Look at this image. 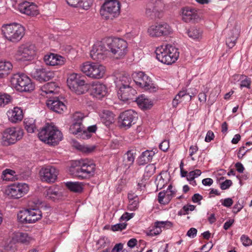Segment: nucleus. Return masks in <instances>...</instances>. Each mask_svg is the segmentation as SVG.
Here are the masks:
<instances>
[{
    "instance_id": "nucleus-17",
    "label": "nucleus",
    "mask_w": 252,
    "mask_h": 252,
    "mask_svg": "<svg viewBox=\"0 0 252 252\" xmlns=\"http://www.w3.org/2000/svg\"><path fill=\"white\" fill-rule=\"evenodd\" d=\"M182 19L186 23H198L201 19L198 10L192 7L185 6L181 9Z\"/></svg>"
},
{
    "instance_id": "nucleus-28",
    "label": "nucleus",
    "mask_w": 252,
    "mask_h": 252,
    "mask_svg": "<svg viewBox=\"0 0 252 252\" xmlns=\"http://www.w3.org/2000/svg\"><path fill=\"white\" fill-rule=\"evenodd\" d=\"M66 1L70 6L85 10L89 9L93 4L92 0H66Z\"/></svg>"
},
{
    "instance_id": "nucleus-47",
    "label": "nucleus",
    "mask_w": 252,
    "mask_h": 252,
    "mask_svg": "<svg viewBox=\"0 0 252 252\" xmlns=\"http://www.w3.org/2000/svg\"><path fill=\"white\" fill-rule=\"evenodd\" d=\"M15 172L10 169H6L2 172V178L5 181L12 180L14 178Z\"/></svg>"
},
{
    "instance_id": "nucleus-64",
    "label": "nucleus",
    "mask_w": 252,
    "mask_h": 252,
    "mask_svg": "<svg viewBox=\"0 0 252 252\" xmlns=\"http://www.w3.org/2000/svg\"><path fill=\"white\" fill-rule=\"evenodd\" d=\"M197 230L195 228H190L187 232V235L190 238H194L196 236Z\"/></svg>"
},
{
    "instance_id": "nucleus-37",
    "label": "nucleus",
    "mask_w": 252,
    "mask_h": 252,
    "mask_svg": "<svg viewBox=\"0 0 252 252\" xmlns=\"http://www.w3.org/2000/svg\"><path fill=\"white\" fill-rule=\"evenodd\" d=\"M29 219L30 223H34L40 220L42 218L41 211L37 208H30L28 209Z\"/></svg>"
},
{
    "instance_id": "nucleus-34",
    "label": "nucleus",
    "mask_w": 252,
    "mask_h": 252,
    "mask_svg": "<svg viewBox=\"0 0 252 252\" xmlns=\"http://www.w3.org/2000/svg\"><path fill=\"white\" fill-rule=\"evenodd\" d=\"M59 87L55 82H49L45 84L41 88L42 95L55 94L58 92Z\"/></svg>"
},
{
    "instance_id": "nucleus-7",
    "label": "nucleus",
    "mask_w": 252,
    "mask_h": 252,
    "mask_svg": "<svg viewBox=\"0 0 252 252\" xmlns=\"http://www.w3.org/2000/svg\"><path fill=\"white\" fill-rule=\"evenodd\" d=\"M85 77L81 74L73 73L69 75L67 84L70 90L77 94L85 93L87 90Z\"/></svg>"
},
{
    "instance_id": "nucleus-9",
    "label": "nucleus",
    "mask_w": 252,
    "mask_h": 252,
    "mask_svg": "<svg viewBox=\"0 0 252 252\" xmlns=\"http://www.w3.org/2000/svg\"><path fill=\"white\" fill-rule=\"evenodd\" d=\"M132 77L136 85L140 88L149 92H155L158 90L156 86L151 77L144 72H134L132 74Z\"/></svg>"
},
{
    "instance_id": "nucleus-22",
    "label": "nucleus",
    "mask_w": 252,
    "mask_h": 252,
    "mask_svg": "<svg viewBox=\"0 0 252 252\" xmlns=\"http://www.w3.org/2000/svg\"><path fill=\"white\" fill-rule=\"evenodd\" d=\"M171 185L168 186L166 190H163L158 194V200L159 203L162 205L168 204L176 194V190L172 189Z\"/></svg>"
},
{
    "instance_id": "nucleus-44",
    "label": "nucleus",
    "mask_w": 252,
    "mask_h": 252,
    "mask_svg": "<svg viewBox=\"0 0 252 252\" xmlns=\"http://www.w3.org/2000/svg\"><path fill=\"white\" fill-rule=\"evenodd\" d=\"M28 209L20 211L17 214L18 221L22 223H30Z\"/></svg>"
},
{
    "instance_id": "nucleus-15",
    "label": "nucleus",
    "mask_w": 252,
    "mask_h": 252,
    "mask_svg": "<svg viewBox=\"0 0 252 252\" xmlns=\"http://www.w3.org/2000/svg\"><path fill=\"white\" fill-rule=\"evenodd\" d=\"M29 189V186L26 183H14L6 188L5 193L12 198L18 199L25 195Z\"/></svg>"
},
{
    "instance_id": "nucleus-57",
    "label": "nucleus",
    "mask_w": 252,
    "mask_h": 252,
    "mask_svg": "<svg viewBox=\"0 0 252 252\" xmlns=\"http://www.w3.org/2000/svg\"><path fill=\"white\" fill-rule=\"evenodd\" d=\"M126 224L125 223H120L112 226L113 231L122 230L126 228Z\"/></svg>"
},
{
    "instance_id": "nucleus-10",
    "label": "nucleus",
    "mask_w": 252,
    "mask_h": 252,
    "mask_svg": "<svg viewBox=\"0 0 252 252\" xmlns=\"http://www.w3.org/2000/svg\"><path fill=\"white\" fill-rule=\"evenodd\" d=\"M172 32L171 27L165 22L156 23L149 26L147 30L148 35L153 38L166 37Z\"/></svg>"
},
{
    "instance_id": "nucleus-50",
    "label": "nucleus",
    "mask_w": 252,
    "mask_h": 252,
    "mask_svg": "<svg viewBox=\"0 0 252 252\" xmlns=\"http://www.w3.org/2000/svg\"><path fill=\"white\" fill-rule=\"evenodd\" d=\"M136 199L129 201L127 209L130 211H135L138 208L139 198H135Z\"/></svg>"
},
{
    "instance_id": "nucleus-1",
    "label": "nucleus",
    "mask_w": 252,
    "mask_h": 252,
    "mask_svg": "<svg viewBox=\"0 0 252 252\" xmlns=\"http://www.w3.org/2000/svg\"><path fill=\"white\" fill-rule=\"evenodd\" d=\"M71 171L80 179H85L94 176L95 169V164L88 159H82L74 161Z\"/></svg>"
},
{
    "instance_id": "nucleus-51",
    "label": "nucleus",
    "mask_w": 252,
    "mask_h": 252,
    "mask_svg": "<svg viewBox=\"0 0 252 252\" xmlns=\"http://www.w3.org/2000/svg\"><path fill=\"white\" fill-rule=\"evenodd\" d=\"M201 174V171L199 169H195L194 170L190 171L187 175L188 180H193L195 178L199 176Z\"/></svg>"
},
{
    "instance_id": "nucleus-20",
    "label": "nucleus",
    "mask_w": 252,
    "mask_h": 252,
    "mask_svg": "<svg viewBox=\"0 0 252 252\" xmlns=\"http://www.w3.org/2000/svg\"><path fill=\"white\" fill-rule=\"evenodd\" d=\"M31 74L34 79L42 82L52 79L55 76V72L48 69L40 68L33 70Z\"/></svg>"
},
{
    "instance_id": "nucleus-56",
    "label": "nucleus",
    "mask_w": 252,
    "mask_h": 252,
    "mask_svg": "<svg viewBox=\"0 0 252 252\" xmlns=\"http://www.w3.org/2000/svg\"><path fill=\"white\" fill-rule=\"evenodd\" d=\"M198 151V147L197 145H191L189 148V155L191 157V160H194V158L192 157Z\"/></svg>"
},
{
    "instance_id": "nucleus-27",
    "label": "nucleus",
    "mask_w": 252,
    "mask_h": 252,
    "mask_svg": "<svg viewBox=\"0 0 252 252\" xmlns=\"http://www.w3.org/2000/svg\"><path fill=\"white\" fill-rule=\"evenodd\" d=\"M9 120L13 123L21 121L23 118V110L19 107H15L13 109L9 110L7 112Z\"/></svg>"
},
{
    "instance_id": "nucleus-11",
    "label": "nucleus",
    "mask_w": 252,
    "mask_h": 252,
    "mask_svg": "<svg viewBox=\"0 0 252 252\" xmlns=\"http://www.w3.org/2000/svg\"><path fill=\"white\" fill-rule=\"evenodd\" d=\"M120 13V4L116 0L106 1L100 10V15L105 19H113L119 15Z\"/></svg>"
},
{
    "instance_id": "nucleus-29",
    "label": "nucleus",
    "mask_w": 252,
    "mask_h": 252,
    "mask_svg": "<svg viewBox=\"0 0 252 252\" xmlns=\"http://www.w3.org/2000/svg\"><path fill=\"white\" fill-rule=\"evenodd\" d=\"M187 98L186 100L190 101L191 96L189 94L187 93L185 91H181L176 95L172 101V106L174 108H176L178 105L182 102H184L185 98Z\"/></svg>"
},
{
    "instance_id": "nucleus-43",
    "label": "nucleus",
    "mask_w": 252,
    "mask_h": 252,
    "mask_svg": "<svg viewBox=\"0 0 252 252\" xmlns=\"http://www.w3.org/2000/svg\"><path fill=\"white\" fill-rule=\"evenodd\" d=\"M156 167L154 164H149L145 168L143 178L145 180H148L155 172Z\"/></svg>"
},
{
    "instance_id": "nucleus-49",
    "label": "nucleus",
    "mask_w": 252,
    "mask_h": 252,
    "mask_svg": "<svg viewBox=\"0 0 252 252\" xmlns=\"http://www.w3.org/2000/svg\"><path fill=\"white\" fill-rule=\"evenodd\" d=\"M155 3V0H152L151 1L149 2L146 7V14L148 16H150L152 15V13L155 12L156 10L155 7L154 6V4Z\"/></svg>"
},
{
    "instance_id": "nucleus-5",
    "label": "nucleus",
    "mask_w": 252,
    "mask_h": 252,
    "mask_svg": "<svg viewBox=\"0 0 252 252\" xmlns=\"http://www.w3.org/2000/svg\"><path fill=\"white\" fill-rule=\"evenodd\" d=\"M106 46L109 53L117 59L124 58L128 51L127 43L122 38H108L106 39Z\"/></svg>"
},
{
    "instance_id": "nucleus-25",
    "label": "nucleus",
    "mask_w": 252,
    "mask_h": 252,
    "mask_svg": "<svg viewBox=\"0 0 252 252\" xmlns=\"http://www.w3.org/2000/svg\"><path fill=\"white\" fill-rule=\"evenodd\" d=\"M44 61L46 64L51 66L62 65L64 64V58L57 54L50 53L44 57Z\"/></svg>"
},
{
    "instance_id": "nucleus-41",
    "label": "nucleus",
    "mask_w": 252,
    "mask_h": 252,
    "mask_svg": "<svg viewBox=\"0 0 252 252\" xmlns=\"http://www.w3.org/2000/svg\"><path fill=\"white\" fill-rule=\"evenodd\" d=\"M189 36L193 39L199 40L202 37V31L199 28L193 27L188 32Z\"/></svg>"
},
{
    "instance_id": "nucleus-8",
    "label": "nucleus",
    "mask_w": 252,
    "mask_h": 252,
    "mask_svg": "<svg viewBox=\"0 0 252 252\" xmlns=\"http://www.w3.org/2000/svg\"><path fill=\"white\" fill-rule=\"evenodd\" d=\"M81 70L87 76L93 79L102 78L105 73V67L103 65L86 62L80 66Z\"/></svg>"
},
{
    "instance_id": "nucleus-39",
    "label": "nucleus",
    "mask_w": 252,
    "mask_h": 252,
    "mask_svg": "<svg viewBox=\"0 0 252 252\" xmlns=\"http://www.w3.org/2000/svg\"><path fill=\"white\" fill-rule=\"evenodd\" d=\"M238 36L239 34L236 29L230 31V35L226 39V44L229 48H232L235 45Z\"/></svg>"
},
{
    "instance_id": "nucleus-61",
    "label": "nucleus",
    "mask_w": 252,
    "mask_h": 252,
    "mask_svg": "<svg viewBox=\"0 0 252 252\" xmlns=\"http://www.w3.org/2000/svg\"><path fill=\"white\" fill-rule=\"evenodd\" d=\"M215 135L214 132L211 130H209L207 131L205 138V141L206 142H210L212 140H213L214 139Z\"/></svg>"
},
{
    "instance_id": "nucleus-45",
    "label": "nucleus",
    "mask_w": 252,
    "mask_h": 252,
    "mask_svg": "<svg viewBox=\"0 0 252 252\" xmlns=\"http://www.w3.org/2000/svg\"><path fill=\"white\" fill-rule=\"evenodd\" d=\"M25 128L29 133H33L36 129L34 120L33 119H26L24 121Z\"/></svg>"
},
{
    "instance_id": "nucleus-16",
    "label": "nucleus",
    "mask_w": 252,
    "mask_h": 252,
    "mask_svg": "<svg viewBox=\"0 0 252 252\" xmlns=\"http://www.w3.org/2000/svg\"><path fill=\"white\" fill-rule=\"evenodd\" d=\"M1 134V139L3 144L8 145L14 144L21 139L23 133L22 130H16L15 127H9L4 129Z\"/></svg>"
},
{
    "instance_id": "nucleus-2",
    "label": "nucleus",
    "mask_w": 252,
    "mask_h": 252,
    "mask_svg": "<svg viewBox=\"0 0 252 252\" xmlns=\"http://www.w3.org/2000/svg\"><path fill=\"white\" fill-rule=\"evenodd\" d=\"M155 53L158 61L167 65L175 63L179 57L178 49L171 44L162 45L157 47Z\"/></svg>"
},
{
    "instance_id": "nucleus-31",
    "label": "nucleus",
    "mask_w": 252,
    "mask_h": 252,
    "mask_svg": "<svg viewBox=\"0 0 252 252\" xmlns=\"http://www.w3.org/2000/svg\"><path fill=\"white\" fill-rule=\"evenodd\" d=\"M155 155V152L152 150H146L142 152L138 158L139 164L145 165L146 163L151 162Z\"/></svg>"
},
{
    "instance_id": "nucleus-53",
    "label": "nucleus",
    "mask_w": 252,
    "mask_h": 252,
    "mask_svg": "<svg viewBox=\"0 0 252 252\" xmlns=\"http://www.w3.org/2000/svg\"><path fill=\"white\" fill-rule=\"evenodd\" d=\"M243 245L245 247L251 246L252 245V240L246 235H242L240 238Z\"/></svg>"
},
{
    "instance_id": "nucleus-62",
    "label": "nucleus",
    "mask_w": 252,
    "mask_h": 252,
    "mask_svg": "<svg viewBox=\"0 0 252 252\" xmlns=\"http://www.w3.org/2000/svg\"><path fill=\"white\" fill-rule=\"evenodd\" d=\"M81 138L84 139H89L91 137V134L86 130L82 129V131L78 134Z\"/></svg>"
},
{
    "instance_id": "nucleus-4",
    "label": "nucleus",
    "mask_w": 252,
    "mask_h": 252,
    "mask_svg": "<svg viewBox=\"0 0 252 252\" xmlns=\"http://www.w3.org/2000/svg\"><path fill=\"white\" fill-rule=\"evenodd\" d=\"M1 31L5 38L13 43L20 41L25 34L24 27L16 23L2 25Z\"/></svg>"
},
{
    "instance_id": "nucleus-46",
    "label": "nucleus",
    "mask_w": 252,
    "mask_h": 252,
    "mask_svg": "<svg viewBox=\"0 0 252 252\" xmlns=\"http://www.w3.org/2000/svg\"><path fill=\"white\" fill-rule=\"evenodd\" d=\"M83 128H84L83 125H80L79 123L73 122L70 126L69 131L70 133L76 135L81 132Z\"/></svg>"
},
{
    "instance_id": "nucleus-35",
    "label": "nucleus",
    "mask_w": 252,
    "mask_h": 252,
    "mask_svg": "<svg viewBox=\"0 0 252 252\" xmlns=\"http://www.w3.org/2000/svg\"><path fill=\"white\" fill-rule=\"evenodd\" d=\"M15 237L18 242L25 245H28L34 240L33 238L26 232H17L15 234Z\"/></svg>"
},
{
    "instance_id": "nucleus-59",
    "label": "nucleus",
    "mask_w": 252,
    "mask_h": 252,
    "mask_svg": "<svg viewBox=\"0 0 252 252\" xmlns=\"http://www.w3.org/2000/svg\"><path fill=\"white\" fill-rule=\"evenodd\" d=\"M169 147V142L168 140L163 141L159 145V148L163 152H166Z\"/></svg>"
},
{
    "instance_id": "nucleus-12",
    "label": "nucleus",
    "mask_w": 252,
    "mask_h": 252,
    "mask_svg": "<svg viewBox=\"0 0 252 252\" xmlns=\"http://www.w3.org/2000/svg\"><path fill=\"white\" fill-rule=\"evenodd\" d=\"M37 53L36 48L33 44H23L20 46L16 53L17 60L29 61L33 60Z\"/></svg>"
},
{
    "instance_id": "nucleus-13",
    "label": "nucleus",
    "mask_w": 252,
    "mask_h": 252,
    "mask_svg": "<svg viewBox=\"0 0 252 252\" xmlns=\"http://www.w3.org/2000/svg\"><path fill=\"white\" fill-rule=\"evenodd\" d=\"M137 119L136 112L131 109L125 111L121 113L119 117V126L122 128L127 129L136 123Z\"/></svg>"
},
{
    "instance_id": "nucleus-32",
    "label": "nucleus",
    "mask_w": 252,
    "mask_h": 252,
    "mask_svg": "<svg viewBox=\"0 0 252 252\" xmlns=\"http://www.w3.org/2000/svg\"><path fill=\"white\" fill-rule=\"evenodd\" d=\"M101 121L106 126H109L114 121V114L111 111L104 110L100 114Z\"/></svg>"
},
{
    "instance_id": "nucleus-52",
    "label": "nucleus",
    "mask_w": 252,
    "mask_h": 252,
    "mask_svg": "<svg viewBox=\"0 0 252 252\" xmlns=\"http://www.w3.org/2000/svg\"><path fill=\"white\" fill-rule=\"evenodd\" d=\"M84 118L83 114L80 112H75L72 117L73 122L79 123V124L82 125V121Z\"/></svg>"
},
{
    "instance_id": "nucleus-36",
    "label": "nucleus",
    "mask_w": 252,
    "mask_h": 252,
    "mask_svg": "<svg viewBox=\"0 0 252 252\" xmlns=\"http://www.w3.org/2000/svg\"><path fill=\"white\" fill-rule=\"evenodd\" d=\"M135 101L139 107L143 110L150 109L153 106L152 101L142 95L136 98Z\"/></svg>"
},
{
    "instance_id": "nucleus-19",
    "label": "nucleus",
    "mask_w": 252,
    "mask_h": 252,
    "mask_svg": "<svg viewBox=\"0 0 252 252\" xmlns=\"http://www.w3.org/2000/svg\"><path fill=\"white\" fill-rule=\"evenodd\" d=\"M136 94V91L131 87L128 86V84H123L118 91V97L120 100L126 102L128 100H132Z\"/></svg>"
},
{
    "instance_id": "nucleus-42",
    "label": "nucleus",
    "mask_w": 252,
    "mask_h": 252,
    "mask_svg": "<svg viewBox=\"0 0 252 252\" xmlns=\"http://www.w3.org/2000/svg\"><path fill=\"white\" fill-rule=\"evenodd\" d=\"M13 68V65L10 62L0 61V70L3 73L5 77L8 75Z\"/></svg>"
},
{
    "instance_id": "nucleus-38",
    "label": "nucleus",
    "mask_w": 252,
    "mask_h": 252,
    "mask_svg": "<svg viewBox=\"0 0 252 252\" xmlns=\"http://www.w3.org/2000/svg\"><path fill=\"white\" fill-rule=\"evenodd\" d=\"M167 176V175L166 173H162V172L157 176L155 180L157 190L161 189L167 184L168 179Z\"/></svg>"
},
{
    "instance_id": "nucleus-33",
    "label": "nucleus",
    "mask_w": 252,
    "mask_h": 252,
    "mask_svg": "<svg viewBox=\"0 0 252 252\" xmlns=\"http://www.w3.org/2000/svg\"><path fill=\"white\" fill-rule=\"evenodd\" d=\"M136 152L134 150H128L125 155L123 164L126 168H129L133 164L135 158Z\"/></svg>"
},
{
    "instance_id": "nucleus-30",
    "label": "nucleus",
    "mask_w": 252,
    "mask_h": 252,
    "mask_svg": "<svg viewBox=\"0 0 252 252\" xmlns=\"http://www.w3.org/2000/svg\"><path fill=\"white\" fill-rule=\"evenodd\" d=\"M44 194L45 197L53 201L59 199L62 196V193L59 189L56 187H50L45 191Z\"/></svg>"
},
{
    "instance_id": "nucleus-55",
    "label": "nucleus",
    "mask_w": 252,
    "mask_h": 252,
    "mask_svg": "<svg viewBox=\"0 0 252 252\" xmlns=\"http://www.w3.org/2000/svg\"><path fill=\"white\" fill-rule=\"evenodd\" d=\"M232 185V182L230 180H226L220 184V188L222 190L228 189Z\"/></svg>"
},
{
    "instance_id": "nucleus-26",
    "label": "nucleus",
    "mask_w": 252,
    "mask_h": 252,
    "mask_svg": "<svg viewBox=\"0 0 252 252\" xmlns=\"http://www.w3.org/2000/svg\"><path fill=\"white\" fill-rule=\"evenodd\" d=\"M107 93V88L105 85L100 83L94 84L93 85L91 94L94 97L98 99H101L106 96Z\"/></svg>"
},
{
    "instance_id": "nucleus-3",
    "label": "nucleus",
    "mask_w": 252,
    "mask_h": 252,
    "mask_svg": "<svg viewBox=\"0 0 252 252\" xmlns=\"http://www.w3.org/2000/svg\"><path fill=\"white\" fill-rule=\"evenodd\" d=\"M38 137L44 143L55 146L62 140L63 135L61 131L54 125L46 124L39 131Z\"/></svg>"
},
{
    "instance_id": "nucleus-18",
    "label": "nucleus",
    "mask_w": 252,
    "mask_h": 252,
    "mask_svg": "<svg viewBox=\"0 0 252 252\" xmlns=\"http://www.w3.org/2000/svg\"><path fill=\"white\" fill-rule=\"evenodd\" d=\"M58 170L53 166L43 167L40 170L39 174L41 180L47 183H54L58 175Z\"/></svg>"
},
{
    "instance_id": "nucleus-40",
    "label": "nucleus",
    "mask_w": 252,
    "mask_h": 252,
    "mask_svg": "<svg viewBox=\"0 0 252 252\" xmlns=\"http://www.w3.org/2000/svg\"><path fill=\"white\" fill-rule=\"evenodd\" d=\"M65 185L68 189L74 192H81L83 189V184L78 182H67Z\"/></svg>"
},
{
    "instance_id": "nucleus-63",
    "label": "nucleus",
    "mask_w": 252,
    "mask_h": 252,
    "mask_svg": "<svg viewBox=\"0 0 252 252\" xmlns=\"http://www.w3.org/2000/svg\"><path fill=\"white\" fill-rule=\"evenodd\" d=\"M134 216V213H129L127 212H125L121 217V220H128L132 218Z\"/></svg>"
},
{
    "instance_id": "nucleus-58",
    "label": "nucleus",
    "mask_w": 252,
    "mask_h": 252,
    "mask_svg": "<svg viewBox=\"0 0 252 252\" xmlns=\"http://www.w3.org/2000/svg\"><path fill=\"white\" fill-rule=\"evenodd\" d=\"M222 205L226 207H230L233 204V201L231 198H227L224 200L221 199L220 201Z\"/></svg>"
},
{
    "instance_id": "nucleus-48",
    "label": "nucleus",
    "mask_w": 252,
    "mask_h": 252,
    "mask_svg": "<svg viewBox=\"0 0 252 252\" xmlns=\"http://www.w3.org/2000/svg\"><path fill=\"white\" fill-rule=\"evenodd\" d=\"M11 100V97L8 94L0 93V107L4 106Z\"/></svg>"
},
{
    "instance_id": "nucleus-60",
    "label": "nucleus",
    "mask_w": 252,
    "mask_h": 252,
    "mask_svg": "<svg viewBox=\"0 0 252 252\" xmlns=\"http://www.w3.org/2000/svg\"><path fill=\"white\" fill-rule=\"evenodd\" d=\"M203 199V197L199 193H195L192 196V201L194 203H197L199 205L201 204L200 201Z\"/></svg>"
},
{
    "instance_id": "nucleus-14",
    "label": "nucleus",
    "mask_w": 252,
    "mask_h": 252,
    "mask_svg": "<svg viewBox=\"0 0 252 252\" xmlns=\"http://www.w3.org/2000/svg\"><path fill=\"white\" fill-rule=\"evenodd\" d=\"M109 53L106 40L105 42L98 41L94 44L91 50L90 55L94 60L101 62L107 57Z\"/></svg>"
},
{
    "instance_id": "nucleus-6",
    "label": "nucleus",
    "mask_w": 252,
    "mask_h": 252,
    "mask_svg": "<svg viewBox=\"0 0 252 252\" xmlns=\"http://www.w3.org/2000/svg\"><path fill=\"white\" fill-rule=\"evenodd\" d=\"M12 86L20 92H30L34 89V84L31 78L24 73L13 74L10 79Z\"/></svg>"
},
{
    "instance_id": "nucleus-54",
    "label": "nucleus",
    "mask_w": 252,
    "mask_h": 252,
    "mask_svg": "<svg viewBox=\"0 0 252 252\" xmlns=\"http://www.w3.org/2000/svg\"><path fill=\"white\" fill-rule=\"evenodd\" d=\"M245 79L243 80L240 84V88H242L244 87H246L247 88H250L251 84V79L248 78L247 76L246 77H244Z\"/></svg>"
},
{
    "instance_id": "nucleus-23",
    "label": "nucleus",
    "mask_w": 252,
    "mask_h": 252,
    "mask_svg": "<svg viewBox=\"0 0 252 252\" xmlns=\"http://www.w3.org/2000/svg\"><path fill=\"white\" fill-rule=\"evenodd\" d=\"M19 11L27 15L34 16L38 14L37 5L33 2L24 1L18 5Z\"/></svg>"
},
{
    "instance_id": "nucleus-24",
    "label": "nucleus",
    "mask_w": 252,
    "mask_h": 252,
    "mask_svg": "<svg viewBox=\"0 0 252 252\" xmlns=\"http://www.w3.org/2000/svg\"><path fill=\"white\" fill-rule=\"evenodd\" d=\"M172 226L173 223L170 221H157L155 222L153 228L148 232L147 235L151 236L158 235L162 231L161 228L165 227L170 228Z\"/></svg>"
},
{
    "instance_id": "nucleus-21",
    "label": "nucleus",
    "mask_w": 252,
    "mask_h": 252,
    "mask_svg": "<svg viewBox=\"0 0 252 252\" xmlns=\"http://www.w3.org/2000/svg\"><path fill=\"white\" fill-rule=\"evenodd\" d=\"M46 105L50 110L59 114L63 113L67 109L64 102L58 97H50Z\"/></svg>"
}]
</instances>
